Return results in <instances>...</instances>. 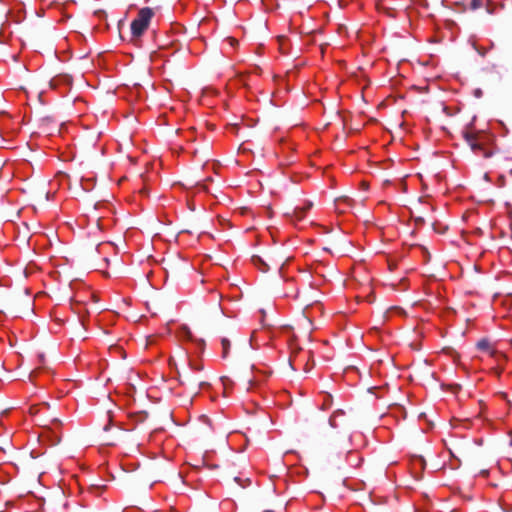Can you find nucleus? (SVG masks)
Returning <instances> with one entry per match:
<instances>
[{
  "mask_svg": "<svg viewBox=\"0 0 512 512\" xmlns=\"http://www.w3.org/2000/svg\"><path fill=\"white\" fill-rule=\"evenodd\" d=\"M154 11L150 7L141 8L137 17L131 23V41L137 42L143 33L148 29Z\"/></svg>",
  "mask_w": 512,
  "mask_h": 512,
  "instance_id": "f257e3e1",
  "label": "nucleus"
},
{
  "mask_svg": "<svg viewBox=\"0 0 512 512\" xmlns=\"http://www.w3.org/2000/svg\"><path fill=\"white\" fill-rule=\"evenodd\" d=\"M463 137L471 150L479 156L489 158L492 156V151L486 147L487 137L482 132L463 131Z\"/></svg>",
  "mask_w": 512,
  "mask_h": 512,
  "instance_id": "f03ea898",
  "label": "nucleus"
},
{
  "mask_svg": "<svg viewBox=\"0 0 512 512\" xmlns=\"http://www.w3.org/2000/svg\"><path fill=\"white\" fill-rule=\"evenodd\" d=\"M179 380L182 385H187L191 388L198 387L200 389L209 385L206 380L194 377L193 372L190 369H186L183 373H179Z\"/></svg>",
  "mask_w": 512,
  "mask_h": 512,
  "instance_id": "7ed1b4c3",
  "label": "nucleus"
},
{
  "mask_svg": "<svg viewBox=\"0 0 512 512\" xmlns=\"http://www.w3.org/2000/svg\"><path fill=\"white\" fill-rule=\"evenodd\" d=\"M312 205V202L308 201L304 206L295 207L291 211L286 212V216H288L292 221H300L305 217L307 211L311 209Z\"/></svg>",
  "mask_w": 512,
  "mask_h": 512,
  "instance_id": "20e7f679",
  "label": "nucleus"
},
{
  "mask_svg": "<svg viewBox=\"0 0 512 512\" xmlns=\"http://www.w3.org/2000/svg\"><path fill=\"white\" fill-rule=\"evenodd\" d=\"M253 264L262 272H267L269 270V265L265 262V260L257 255L252 256Z\"/></svg>",
  "mask_w": 512,
  "mask_h": 512,
  "instance_id": "39448f33",
  "label": "nucleus"
},
{
  "mask_svg": "<svg viewBox=\"0 0 512 512\" xmlns=\"http://www.w3.org/2000/svg\"><path fill=\"white\" fill-rule=\"evenodd\" d=\"M345 415V412L341 409L334 411V413L329 418V424L332 428H337L339 426L337 419H341Z\"/></svg>",
  "mask_w": 512,
  "mask_h": 512,
  "instance_id": "423d86ee",
  "label": "nucleus"
},
{
  "mask_svg": "<svg viewBox=\"0 0 512 512\" xmlns=\"http://www.w3.org/2000/svg\"><path fill=\"white\" fill-rule=\"evenodd\" d=\"M74 313H76L79 316V321L81 322V325H85L84 317L81 315L83 304L80 302H75L71 306Z\"/></svg>",
  "mask_w": 512,
  "mask_h": 512,
  "instance_id": "0eeeda50",
  "label": "nucleus"
},
{
  "mask_svg": "<svg viewBox=\"0 0 512 512\" xmlns=\"http://www.w3.org/2000/svg\"><path fill=\"white\" fill-rule=\"evenodd\" d=\"M221 345H222V357L226 358L228 356V352H229L231 343L227 338H222Z\"/></svg>",
  "mask_w": 512,
  "mask_h": 512,
  "instance_id": "6e6552de",
  "label": "nucleus"
},
{
  "mask_svg": "<svg viewBox=\"0 0 512 512\" xmlns=\"http://www.w3.org/2000/svg\"><path fill=\"white\" fill-rule=\"evenodd\" d=\"M487 2H488V0H471L470 8L472 10L480 9V8L484 7Z\"/></svg>",
  "mask_w": 512,
  "mask_h": 512,
  "instance_id": "1a4fd4ad",
  "label": "nucleus"
},
{
  "mask_svg": "<svg viewBox=\"0 0 512 512\" xmlns=\"http://www.w3.org/2000/svg\"><path fill=\"white\" fill-rule=\"evenodd\" d=\"M332 405V397L331 395H325L324 397V400H323V403L321 404L320 408L322 410H326V409H329Z\"/></svg>",
  "mask_w": 512,
  "mask_h": 512,
  "instance_id": "9d476101",
  "label": "nucleus"
},
{
  "mask_svg": "<svg viewBox=\"0 0 512 512\" xmlns=\"http://www.w3.org/2000/svg\"><path fill=\"white\" fill-rule=\"evenodd\" d=\"M477 347L480 349V350H489L490 348V343L488 340L486 339H481L478 343H477Z\"/></svg>",
  "mask_w": 512,
  "mask_h": 512,
  "instance_id": "9b49d317",
  "label": "nucleus"
},
{
  "mask_svg": "<svg viewBox=\"0 0 512 512\" xmlns=\"http://www.w3.org/2000/svg\"><path fill=\"white\" fill-rule=\"evenodd\" d=\"M225 41H226V42H228V44H229L232 48H235V47H237V45H238V40H237V39H235L234 37H230V36H229V37H227V38L225 39Z\"/></svg>",
  "mask_w": 512,
  "mask_h": 512,
  "instance_id": "f8f14e48",
  "label": "nucleus"
},
{
  "mask_svg": "<svg viewBox=\"0 0 512 512\" xmlns=\"http://www.w3.org/2000/svg\"><path fill=\"white\" fill-rule=\"evenodd\" d=\"M192 372L193 371H201L203 369L202 365L201 364H197V363H190L189 364V368Z\"/></svg>",
  "mask_w": 512,
  "mask_h": 512,
  "instance_id": "ddd939ff",
  "label": "nucleus"
},
{
  "mask_svg": "<svg viewBox=\"0 0 512 512\" xmlns=\"http://www.w3.org/2000/svg\"><path fill=\"white\" fill-rule=\"evenodd\" d=\"M278 41H279L280 49H283L284 43L286 41V37L285 36H279L278 37Z\"/></svg>",
  "mask_w": 512,
  "mask_h": 512,
  "instance_id": "4468645a",
  "label": "nucleus"
},
{
  "mask_svg": "<svg viewBox=\"0 0 512 512\" xmlns=\"http://www.w3.org/2000/svg\"><path fill=\"white\" fill-rule=\"evenodd\" d=\"M307 308H308V307H306V308H305V310H304V317H305V319L309 320V317H308V315L306 314V313H307V312H306V311H307Z\"/></svg>",
  "mask_w": 512,
  "mask_h": 512,
  "instance_id": "2eb2a0df",
  "label": "nucleus"
},
{
  "mask_svg": "<svg viewBox=\"0 0 512 512\" xmlns=\"http://www.w3.org/2000/svg\"><path fill=\"white\" fill-rule=\"evenodd\" d=\"M232 129L234 130V132H235V133H237V131H238V126H237V125H233V126H232Z\"/></svg>",
  "mask_w": 512,
  "mask_h": 512,
  "instance_id": "dca6fc26",
  "label": "nucleus"
}]
</instances>
